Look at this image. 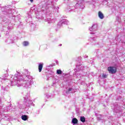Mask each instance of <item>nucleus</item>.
I'll use <instances>...</instances> for the list:
<instances>
[{"instance_id":"nucleus-1","label":"nucleus","mask_w":125,"mask_h":125,"mask_svg":"<svg viewBox=\"0 0 125 125\" xmlns=\"http://www.w3.org/2000/svg\"><path fill=\"white\" fill-rule=\"evenodd\" d=\"M107 71L110 74H116L117 73V68L114 66H109L107 68Z\"/></svg>"},{"instance_id":"nucleus-2","label":"nucleus","mask_w":125,"mask_h":125,"mask_svg":"<svg viewBox=\"0 0 125 125\" xmlns=\"http://www.w3.org/2000/svg\"><path fill=\"white\" fill-rule=\"evenodd\" d=\"M98 16L100 19H104V14L101 11L98 12Z\"/></svg>"},{"instance_id":"nucleus-3","label":"nucleus","mask_w":125,"mask_h":125,"mask_svg":"<svg viewBox=\"0 0 125 125\" xmlns=\"http://www.w3.org/2000/svg\"><path fill=\"white\" fill-rule=\"evenodd\" d=\"M90 31H94L97 30V26L93 25L91 27L89 28Z\"/></svg>"},{"instance_id":"nucleus-4","label":"nucleus","mask_w":125,"mask_h":125,"mask_svg":"<svg viewBox=\"0 0 125 125\" xmlns=\"http://www.w3.org/2000/svg\"><path fill=\"white\" fill-rule=\"evenodd\" d=\"M42 68H43V64H40L38 66V69L39 70V72L41 73L42 70Z\"/></svg>"},{"instance_id":"nucleus-5","label":"nucleus","mask_w":125,"mask_h":125,"mask_svg":"<svg viewBox=\"0 0 125 125\" xmlns=\"http://www.w3.org/2000/svg\"><path fill=\"white\" fill-rule=\"evenodd\" d=\"M72 124L74 125L78 124V119H77V118H73L72 119Z\"/></svg>"},{"instance_id":"nucleus-6","label":"nucleus","mask_w":125,"mask_h":125,"mask_svg":"<svg viewBox=\"0 0 125 125\" xmlns=\"http://www.w3.org/2000/svg\"><path fill=\"white\" fill-rule=\"evenodd\" d=\"M80 121L82 123H84L85 122V118H84L83 116H81L80 117Z\"/></svg>"},{"instance_id":"nucleus-7","label":"nucleus","mask_w":125,"mask_h":125,"mask_svg":"<svg viewBox=\"0 0 125 125\" xmlns=\"http://www.w3.org/2000/svg\"><path fill=\"white\" fill-rule=\"evenodd\" d=\"M28 118H27V115H22L21 116V119L23 121H27Z\"/></svg>"},{"instance_id":"nucleus-8","label":"nucleus","mask_w":125,"mask_h":125,"mask_svg":"<svg viewBox=\"0 0 125 125\" xmlns=\"http://www.w3.org/2000/svg\"><path fill=\"white\" fill-rule=\"evenodd\" d=\"M23 45H24V46H28V45H29V42H28V41H24L23 42Z\"/></svg>"},{"instance_id":"nucleus-9","label":"nucleus","mask_w":125,"mask_h":125,"mask_svg":"<svg viewBox=\"0 0 125 125\" xmlns=\"http://www.w3.org/2000/svg\"><path fill=\"white\" fill-rule=\"evenodd\" d=\"M57 74L58 75H61L62 74V71L60 69L57 70Z\"/></svg>"},{"instance_id":"nucleus-10","label":"nucleus","mask_w":125,"mask_h":125,"mask_svg":"<svg viewBox=\"0 0 125 125\" xmlns=\"http://www.w3.org/2000/svg\"><path fill=\"white\" fill-rule=\"evenodd\" d=\"M102 77L104 78V79H106V78H107V75L106 74H103Z\"/></svg>"},{"instance_id":"nucleus-11","label":"nucleus","mask_w":125,"mask_h":125,"mask_svg":"<svg viewBox=\"0 0 125 125\" xmlns=\"http://www.w3.org/2000/svg\"><path fill=\"white\" fill-rule=\"evenodd\" d=\"M70 91H72V88H69L68 90V91L66 92V93H69V92H70Z\"/></svg>"},{"instance_id":"nucleus-12","label":"nucleus","mask_w":125,"mask_h":125,"mask_svg":"<svg viewBox=\"0 0 125 125\" xmlns=\"http://www.w3.org/2000/svg\"><path fill=\"white\" fill-rule=\"evenodd\" d=\"M31 2H33V1H34V0H30Z\"/></svg>"}]
</instances>
